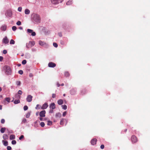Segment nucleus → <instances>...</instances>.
Here are the masks:
<instances>
[{"label":"nucleus","mask_w":150,"mask_h":150,"mask_svg":"<svg viewBox=\"0 0 150 150\" xmlns=\"http://www.w3.org/2000/svg\"><path fill=\"white\" fill-rule=\"evenodd\" d=\"M31 19L35 23H40V22L41 18L39 15L38 14L33 13Z\"/></svg>","instance_id":"obj_1"},{"label":"nucleus","mask_w":150,"mask_h":150,"mask_svg":"<svg viewBox=\"0 0 150 150\" xmlns=\"http://www.w3.org/2000/svg\"><path fill=\"white\" fill-rule=\"evenodd\" d=\"M4 69L5 70V73L7 75H10L11 74L12 70L10 67L8 66L5 65L4 67Z\"/></svg>","instance_id":"obj_2"},{"label":"nucleus","mask_w":150,"mask_h":150,"mask_svg":"<svg viewBox=\"0 0 150 150\" xmlns=\"http://www.w3.org/2000/svg\"><path fill=\"white\" fill-rule=\"evenodd\" d=\"M35 44V42L34 41H30L28 43L26 44V47L29 48L33 46Z\"/></svg>","instance_id":"obj_3"},{"label":"nucleus","mask_w":150,"mask_h":150,"mask_svg":"<svg viewBox=\"0 0 150 150\" xmlns=\"http://www.w3.org/2000/svg\"><path fill=\"white\" fill-rule=\"evenodd\" d=\"M131 139L132 142L133 143H136L138 141L137 137L134 135L132 136Z\"/></svg>","instance_id":"obj_4"},{"label":"nucleus","mask_w":150,"mask_h":150,"mask_svg":"<svg viewBox=\"0 0 150 150\" xmlns=\"http://www.w3.org/2000/svg\"><path fill=\"white\" fill-rule=\"evenodd\" d=\"M52 3L53 4H57L62 2L60 0H50Z\"/></svg>","instance_id":"obj_5"},{"label":"nucleus","mask_w":150,"mask_h":150,"mask_svg":"<svg viewBox=\"0 0 150 150\" xmlns=\"http://www.w3.org/2000/svg\"><path fill=\"white\" fill-rule=\"evenodd\" d=\"M46 111L45 110H43L40 112L39 115L41 117H44L45 116Z\"/></svg>","instance_id":"obj_6"},{"label":"nucleus","mask_w":150,"mask_h":150,"mask_svg":"<svg viewBox=\"0 0 150 150\" xmlns=\"http://www.w3.org/2000/svg\"><path fill=\"white\" fill-rule=\"evenodd\" d=\"M27 32L29 33H31V35L33 36H35L36 35V33L35 32H33V30L30 29H27Z\"/></svg>","instance_id":"obj_7"},{"label":"nucleus","mask_w":150,"mask_h":150,"mask_svg":"<svg viewBox=\"0 0 150 150\" xmlns=\"http://www.w3.org/2000/svg\"><path fill=\"white\" fill-rule=\"evenodd\" d=\"M48 106V105L47 103H45L41 107V109L42 110H44L46 109Z\"/></svg>","instance_id":"obj_8"},{"label":"nucleus","mask_w":150,"mask_h":150,"mask_svg":"<svg viewBox=\"0 0 150 150\" xmlns=\"http://www.w3.org/2000/svg\"><path fill=\"white\" fill-rule=\"evenodd\" d=\"M33 96L30 95H28V96L26 98L27 101L28 102H30L32 100Z\"/></svg>","instance_id":"obj_9"},{"label":"nucleus","mask_w":150,"mask_h":150,"mask_svg":"<svg viewBox=\"0 0 150 150\" xmlns=\"http://www.w3.org/2000/svg\"><path fill=\"white\" fill-rule=\"evenodd\" d=\"M50 108L52 109H54L56 107L55 103H52L50 105Z\"/></svg>","instance_id":"obj_10"},{"label":"nucleus","mask_w":150,"mask_h":150,"mask_svg":"<svg viewBox=\"0 0 150 150\" xmlns=\"http://www.w3.org/2000/svg\"><path fill=\"white\" fill-rule=\"evenodd\" d=\"M48 66L50 67H55L56 64L52 62H49L48 64Z\"/></svg>","instance_id":"obj_11"},{"label":"nucleus","mask_w":150,"mask_h":150,"mask_svg":"<svg viewBox=\"0 0 150 150\" xmlns=\"http://www.w3.org/2000/svg\"><path fill=\"white\" fill-rule=\"evenodd\" d=\"M3 42L5 44L8 43L9 42V40L7 37H5L3 40Z\"/></svg>","instance_id":"obj_12"},{"label":"nucleus","mask_w":150,"mask_h":150,"mask_svg":"<svg viewBox=\"0 0 150 150\" xmlns=\"http://www.w3.org/2000/svg\"><path fill=\"white\" fill-rule=\"evenodd\" d=\"M6 15L9 17H11L12 15V11L11 10L8 11L6 13Z\"/></svg>","instance_id":"obj_13"},{"label":"nucleus","mask_w":150,"mask_h":150,"mask_svg":"<svg viewBox=\"0 0 150 150\" xmlns=\"http://www.w3.org/2000/svg\"><path fill=\"white\" fill-rule=\"evenodd\" d=\"M97 140L96 139H93L91 141V143L92 145H94L96 144V143Z\"/></svg>","instance_id":"obj_14"},{"label":"nucleus","mask_w":150,"mask_h":150,"mask_svg":"<svg viewBox=\"0 0 150 150\" xmlns=\"http://www.w3.org/2000/svg\"><path fill=\"white\" fill-rule=\"evenodd\" d=\"M7 28V26L5 25H2L1 27V29L2 31H5L6 30Z\"/></svg>","instance_id":"obj_15"},{"label":"nucleus","mask_w":150,"mask_h":150,"mask_svg":"<svg viewBox=\"0 0 150 150\" xmlns=\"http://www.w3.org/2000/svg\"><path fill=\"white\" fill-rule=\"evenodd\" d=\"M61 116V114L59 113L58 112L56 113L55 115V117L56 118H59Z\"/></svg>","instance_id":"obj_16"},{"label":"nucleus","mask_w":150,"mask_h":150,"mask_svg":"<svg viewBox=\"0 0 150 150\" xmlns=\"http://www.w3.org/2000/svg\"><path fill=\"white\" fill-rule=\"evenodd\" d=\"M76 93V90L74 89H72L70 91V93L71 95H74Z\"/></svg>","instance_id":"obj_17"},{"label":"nucleus","mask_w":150,"mask_h":150,"mask_svg":"<svg viewBox=\"0 0 150 150\" xmlns=\"http://www.w3.org/2000/svg\"><path fill=\"white\" fill-rule=\"evenodd\" d=\"M86 90L85 89H82L81 92V94L82 95H84L86 93Z\"/></svg>","instance_id":"obj_18"},{"label":"nucleus","mask_w":150,"mask_h":150,"mask_svg":"<svg viewBox=\"0 0 150 150\" xmlns=\"http://www.w3.org/2000/svg\"><path fill=\"white\" fill-rule=\"evenodd\" d=\"M73 3L72 0H69L66 3V4L67 5H69Z\"/></svg>","instance_id":"obj_19"},{"label":"nucleus","mask_w":150,"mask_h":150,"mask_svg":"<svg viewBox=\"0 0 150 150\" xmlns=\"http://www.w3.org/2000/svg\"><path fill=\"white\" fill-rule=\"evenodd\" d=\"M57 103L59 105H61L63 103V101L62 100L60 99L58 101Z\"/></svg>","instance_id":"obj_20"},{"label":"nucleus","mask_w":150,"mask_h":150,"mask_svg":"<svg viewBox=\"0 0 150 150\" xmlns=\"http://www.w3.org/2000/svg\"><path fill=\"white\" fill-rule=\"evenodd\" d=\"M25 13L26 14H29L30 13V11L28 9H26L25 10Z\"/></svg>","instance_id":"obj_21"},{"label":"nucleus","mask_w":150,"mask_h":150,"mask_svg":"<svg viewBox=\"0 0 150 150\" xmlns=\"http://www.w3.org/2000/svg\"><path fill=\"white\" fill-rule=\"evenodd\" d=\"M6 129L5 127H2L0 129V132L1 133H4Z\"/></svg>","instance_id":"obj_22"},{"label":"nucleus","mask_w":150,"mask_h":150,"mask_svg":"<svg viewBox=\"0 0 150 150\" xmlns=\"http://www.w3.org/2000/svg\"><path fill=\"white\" fill-rule=\"evenodd\" d=\"M2 142L3 143L4 145L5 146H7L8 144V142L7 141L3 140Z\"/></svg>","instance_id":"obj_23"},{"label":"nucleus","mask_w":150,"mask_h":150,"mask_svg":"<svg viewBox=\"0 0 150 150\" xmlns=\"http://www.w3.org/2000/svg\"><path fill=\"white\" fill-rule=\"evenodd\" d=\"M3 138L4 139H6L8 138V136L7 134H4L3 135Z\"/></svg>","instance_id":"obj_24"},{"label":"nucleus","mask_w":150,"mask_h":150,"mask_svg":"<svg viewBox=\"0 0 150 150\" xmlns=\"http://www.w3.org/2000/svg\"><path fill=\"white\" fill-rule=\"evenodd\" d=\"M15 136L14 135H11L10 136V140H12L15 139Z\"/></svg>","instance_id":"obj_25"},{"label":"nucleus","mask_w":150,"mask_h":150,"mask_svg":"<svg viewBox=\"0 0 150 150\" xmlns=\"http://www.w3.org/2000/svg\"><path fill=\"white\" fill-rule=\"evenodd\" d=\"M39 43L40 45L41 46H43L45 44V43L41 40H40L39 41Z\"/></svg>","instance_id":"obj_26"},{"label":"nucleus","mask_w":150,"mask_h":150,"mask_svg":"<svg viewBox=\"0 0 150 150\" xmlns=\"http://www.w3.org/2000/svg\"><path fill=\"white\" fill-rule=\"evenodd\" d=\"M65 119H61L60 122V124L61 125H63L64 124V120Z\"/></svg>","instance_id":"obj_27"},{"label":"nucleus","mask_w":150,"mask_h":150,"mask_svg":"<svg viewBox=\"0 0 150 150\" xmlns=\"http://www.w3.org/2000/svg\"><path fill=\"white\" fill-rule=\"evenodd\" d=\"M20 103V101L19 100H16L14 101V103L15 104H17Z\"/></svg>","instance_id":"obj_28"},{"label":"nucleus","mask_w":150,"mask_h":150,"mask_svg":"<svg viewBox=\"0 0 150 150\" xmlns=\"http://www.w3.org/2000/svg\"><path fill=\"white\" fill-rule=\"evenodd\" d=\"M62 108L65 110H66L67 108V106L65 105H62Z\"/></svg>","instance_id":"obj_29"},{"label":"nucleus","mask_w":150,"mask_h":150,"mask_svg":"<svg viewBox=\"0 0 150 150\" xmlns=\"http://www.w3.org/2000/svg\"><path fill=\"white\" fill-rule=\"evenodd\" d=\"M64 75L65 76L67 77L69 76V74L68 72H66L65 73Z\"/></svg>","instance_id":"obj_30"},{"label":"nucleus","mask_w":150,"mask_h":150,"mask_svg":"<svg viewBox=\"0 0 150 150\" xmlns=\"http://www.w3.org/2000/svg\"><path fill=\"white\" fill-rule=\"evenodd\" d=\"M30 112H29L27 113L26 115V118H29L30 117Z\"/></svg>","instance_id":"obj_31"},{"label":"nucleus","mask_w":150,"mask_h":150,"mask_svg":"<svg viewBox=\"0 0 150 150\" xmlns=\"http://www.w3.org/2000/svg\"><path fill=\"white\" fill-rule=\"evenodd\" d=\"M41 107V106L39 104H37L36 105V106L35 107V109H40Z\"/></svg>","instance_id":"obj_32"},{"label":"nucleus","mask_w":150,"mask_h":150,"mask_svg":"<svg viewBox=\"0 0 150 150\" xmlns=\"http://www.w3.org/2000/svg\"><path fill=\"white\" fill-rule=\"evenodd\" d=\"M52 124V122L50 121H49L47 122V125H51Z\"/></svg>","instance_id":"obj_33"},{"label":"nucleus","mask_w":150,"mask_h":150,"mask_svg":"<svg viewBox=\"0 0 150 150\" xmlns=\"http://www.w3.org/2000/svg\"><path fill=\"white\" fill-rule=\"evenodd\" d=\"M21 96L20 95L16 94L15 96V98L17 99H20V98Z\"/></svg>","instance_id":"obj_34"},{"label":"nucleus","mask_w":150,"mask_h":150,"mask_svg":"<svg viewBox=\"0 0 150 150\" xmlns=\"http://www.w3.org/2000/svg\"><path fill=\"white\" fill-rule=\"evenodd\" d=\"M10 43L11 44H14L15 43V41L13 39H11L10 40Z\"/></svg>","instance_id":"obj_35"},{"label":"nucleus","mask_w":150,"mask_h":150,"mask_svg":"<svg viewBox=\"0 0 150 150\" xmlns=\"http://www.w3.org/2000/svg\"><path fill=\"white\" fill-rule=\"evenodd\" d=\"M40 125L42 127H44L45 125V124L44 122H42L40 123Z\"/></svg>","instance_id":"obj_36"},{"label":"nucleus","mask_w":150,"mask_h":150,"mask_svg":"<svg viewBox=\"0 0 150 150\" xmlns=\"http://www.w3.org/2000/svg\"><path fill=\"white\" fill-rule=\"evenodd\" d=\"M28 109V107L27 105H25L23 107V109L24 110H26Z\"/></svg>","instance_id":"obj_37"},{"label":"nucleus","mask_w":150,"mask_h":150,"mask_svg":"<svg viewBox=\"0 0 150 150\" xmlns=\"http://www.w3.org/2000/svg\"><path fill=\"white\" fill-rule=\"evenodd\" d=\"M26 61L25 60H23L22 62V63L23 64H25L26 63Z\"/></svg>","instance_id":"obj_38"},{"label":"nucleus","mask_w":150,"mask_h":150,"mask_svg":"<svg viewBox=\"0 0 150 150\" xmlns=\"http://www.w3.org/2000/svg\"><path fill=\"white\" fill-rule=\"evenodd\" d=\"M21 22L20 21H18L16 23V24L18 25H21Z\"/></svg>","instance_id":"obj_39"},{"label":"nucleus","mask_w":150,"mask_h":150,"mask_svg":"<svg viewBox=\"0 0 150 150\" xmlns=\"http://www.w3.org/2000/svg\"><path fill=\"white\" fill-rule=\"evenodd\" d=\"M17 28L15 26H13L12 27V29L13 31H15L16 30Z\"/></svg>","instance_id":"obj_40"},{"label":"nucleus","mask_w":150,"mask_h":150,"mask_svg":"<svg viewBox=\"0 0 150 150\" xmlns=\"http://www.w3.org/2000/svg\"><path fill=\"white\" fill-rule=\"evenodd\" d=\"M18 72V73L20 74L21 75H22L23 73V71L22 70H20Z\"/></svg>","instance_id":"obj_41"},{"label":"nucleus","mask_w":150,"mask_h":150,"mask_svg":"<svg viewBox=\"0 0 150 150\" xmlns=\"http://www.w3.org/2000/svg\"><path fill=\"white\" fill-rule=\"evenodd\" d=\"M53 45L54 47H57L58 46V45L56 43L54 42L53 43Z\"/></svg>","instance_id":"obj_42"},{"label":"nucleus","mask_w":150,"mask_h":150,"mask_svg":"<svg viewBox=\"0 0 150 150\" xmlns=\"http://www.w3.org/2000/svg\"><path fill=\"white\" fill-rule=\"evenodd\" d=\"M16 140H13L11 142V143L12 144H16Z\"/></svg>","instance_id":"obj_43"},{"label":"nucleus","mask_w":150,"mask_h":150,"mask_svg":"<svg viewBox=\"0 0 150 150\" xmlns=\"http://www.w3.org/2000/svg\"><path fill=\"white\" fill-rule=\"evenodd\" d=\"M5 100L8 102H9L10 101V98H5Z\"/></svg>","instance_id":"obj_44"},{"label":"nucleus","mask_w":150,"mask_h":150,"mask_svg":"<svg viewBox=\"0 0 150 150\" xmlns=\"http://www.w3.org/2000/svg\"><path fill=\"white\" fill-rule=\"evenodd\" d=\"M21 82L20 81H17L16 82V84L17 85V86H20L21 85Z\"/></svg>","instance_id":"obj_45"},{"label":"nucleus","mask_w":150,"mask_h":150,"mask_svg":"<svg viewBox=\"0 0 150 150\" xmlns=\"http://www.w3.org/2000/svg\"><path fill=\"white\" fill-rule=\"evenodd\" d=\"M24 138V136L23 135H21L19 138V139L20 140H22Z\"/></svg>","instance_id":"obj_46"},{"label":"nucleus","mask_w":150,"mask_h":150,"mask_svg":"<svg viewBox=\"0 0 150 150\" xmlns=\"http://www.w3.org/2000/svg\"><path fill=\"white\" fill-rule=\"evenodd\" d=\"M5 120L4 119H2L1 120V123L2 124H4L5 123Z\"/></svg>","instance_id":"obj_47"},{"label":"nucleus","mask_w":150,"mask_h":150,"mask_svg":"<svg viewBox=\"0 0 150 150\" xmlns=\"http://www.w3.org/2000/svg\"><path fill=\"white\" fill-rule=\"evenodd\" d=\"M7 150H11V147L10 146H8L7 147Z\"/></svg>","instance_id":"obj_48"},{"label":"nucleus","mask_w":150,"mask_h":150,"mask_svg":"<svg viewBox=\"0 0 150 150\" xmlns=\"http://www.w3.org/2000/svg\"><path fill=\"white\" fill-rule=\"evenodd\" d=\"M22 7H19L18 8V11H20V12H21V10H22Z\"/></svg>","instance_id":"obj_49"},{"label":"nucleus","mask_w":150,"mask_h":150,"mask_svg":"<svg viewBox=\"0 0 150 150\" xmlns=\"http://www.w3.org/2000/svg\"><path fill=\"white\" fill-rule=\"evenodd\" d=\"M7 53V51L6 50H4L3 51V53L6 54Z\"/></svg>","instance_id":"obj_50"},{"label":"nucleus","mask_w":150,"mask_h":150,"mask_svg":"<svg viewBox=\"0 0 150 150\" xmlns=\"http://www.w3.org/2000/svg\"><path fill=\"white\" fill-rule=\"evenodd\" d=\"M100 148L101 149H103L104 148V146L103 144H102L100 146Z\"/></svg>","instance_id":"obj_51"},{"label":"nucleus","mask_w":150,"mask_h":150,"mask_svg":"<svg viewBox=\"0 0 150 150\" xmlns=\"http://www.w3.org/2000/svg\"><path fill=\"white\" fill-rule=\"evenodd\" d=\"M66 114H67V112L66 111L64 112L63 113V114H62L63 116H65L66 115Z\"/></svg>","instance_id":"obj_52"},{"label":"nucleus","mask_w":150,"mask_h":150,"mask_svg":"<svg viewBox=\"0 0 150 150\" xmlns=\"http://www.w3.org/2000/svg\"><path fill=\"white\" fill-rule=\"evenodd\" d=\"M56 95L55 94H54V93L52 94V97L53 98H55L56 97Z\"/></svg>","instance_id":"obj_53"},{"label":"nucleus","mask_w":150,"mask_h":150,"mask_svg":"<svg viewBox=\"0 0 150 150\" xmlns=\"http://www.w3.org/2000/svg\"><path fill=\"white\" fill-rule=\"evenodd\" d=\"M22 91L21 90H19L18 92V94L21 95L22 94Z\"/></svg>","instance_id":"obj_54"},{"label":"nucleus","mask_w":150,"mask_h":150,"mask_svg":"<svg viewBox=\"0 0 150 150\" xmlns=\"http://www.w3.org/2000/svg\"><path fill=\"white\" fill-rule=\"evenodd\" d=\"M26 122V120L25 118L23 119L22 120V122H23V123H25Z\"/></svg>","instance_id":"obj_55"},{"label":"nucleus","mask_w":150,"mask_h":150,"mask_svg":"<svg viewBox=\"0 0 150 150\" xmlns=\"http://www.w3.org/2000/svg\"><path fill=\"white\" fill-rule=\"evenodd\" d=\"M3 57L2 56H0V61L1 62L3 59Z\"/></svg>","instance_id":"obj_56"},{"label":"nucleus","mask_w":150,"mask_h":150,"mask_svg":"<svg viewBox=\"0 0 150 150\" xmlns=\"http://www.w3.org/2000/svg\"><path fill=\"white\" fill-rule=\"evenodd\" d=\"M33 74L32 73H30L29 74V76L30 77H33Z\"/></svg>","instance_id":"obj_57"},{"label":"nucleus","mask_w":150,"mask_h":150,"mask_svg":"<svg viewBox=\"0 0 150 150\" xmlns=\"http://www.w3.org/2000/svg\"><path fill=\"white\" fill-rule=\"evenodd\" d=\"M53 109L50 110L49 111L50 113H52L53 112Z\"/></svg>","instance_id":"obj_58"},{"label":"nucleus","mask_w":150,"mask_h":150,"mask_svg":"<svg viewBox=\"0 0 150 150\" xmlns=\"http://www.w3.org/2000/svg\"><path fill=\"white\" fill-rule=\"evenodd\" d=\"M57 86L58 87H59L60 86V84L58 82H57Z\"/></svg>","instance_id":"obj_59"},{"label":"nucleus","mask_w":150,"mask_h":150,"mask_svg":"<svg viewBox=\"0 0 150 150\" xmlns=\"http://www.w3.org/2000/svg\"><path fill=\"white\" fill-rule=\"evenodd\" d=\"M42 117H40L39 118V119L40 121H42L43 120V118Z\"/></svg>","instance_id":"obj_60"},{"label":"nucleus","mask_w":150,"mask_h":150,"mask_svg":"<svg viewBox=\"0 0 150 150\" xmlns=\"http://www.w3.org/2000/svg\"><path fill=\"white\" fill-rule=\"evenodd\" d=\"M59 35L60 37L62 36V35L61 33H59Z\"/></svg>","instance_id":"obj_61"},{"label":"nucleus","mask_w":150,"mask_h":150,"mask_svg":"<svg viewBox=\"0 0 150 150\" xmlns=\"http://www.w3.org/2000/svg\"><path fill=\"white\" fill-rule=\"evenodd\" d=\"M2 109V106L0 105V110H1Z\"/></svg>","instance_id":"obj_62"},{"label":"nucleus","mask_w":150,"mask_h":150,"mask_svg":"<svg viewBox=\"0 0 150 150\" xmlns=\"http://www.w3.org/2000/svg\"><path fill=\"white\" fill-rule=\"evenodd\" d=\"M38 113H39V112H37L36 113V116H38Z\"/></svg>","instance_id":"obj_63"},{"label":"nucleus","mask_w":150,"mask_h":150,"mask_svg":"<svg viewBox=\"0 0 150 150\" xmlns=\"http://www.w3.org/2000/svg\"><path fill=\"white\" fill-rule=\"evenodd\" d=\"M21 65V64H17V66L18 67H20Z\"/></svg>","instance_id":"obj_64"}]
</instances>
